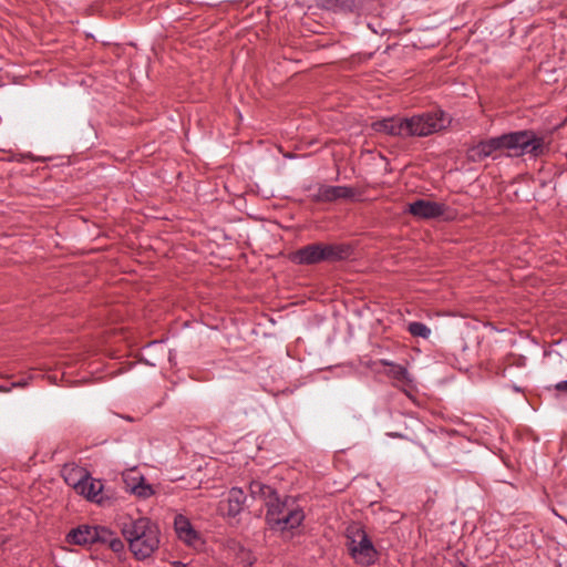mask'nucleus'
I'll list each match as a JSON object with an SVG mask.
<instances>
[{"mask_svg":"<svg viewBox=\"0 0 567 567\" xmlns=\"http://www.w3.org/2000/svg\"><path fill=\"white\" fill-rule=\"evenodd\" d=\"M353 190L347 186H323L319 189V198L323 200H334L338 198H349Z\"/></svg>","mask_w":567,"mask_h":567,"instance_id":"14","label":"nucleus"},{"mask_svg":"<svg viewBox=\"0 0 567 567\" xmlns=\"http://www.w3.org/2000/svg\"><path fill=\"white\" fill-rule=\"evenodd\" d=\"M249 493L254 499L264 501L266 506L268 505V501L277 496L275 489L259 481H252L250 483Z\"/></svg>","mask_w":567,"mask_h":567,"instance_id":"15","label":"nucleus"},{"mask_svg":"<svg viewBox=\"0 0 567 567\" xmlns=\"http://www.w3.org/2000/svg\"><path fill=\"white\" fill-rule=\"evenodd\" d=\"M266 519L272 528L287 530L300 526L305 514L291 498L281 501L277 495L268 501Z\"/></svg>","mask_w":567,"mask_h":567,"instance_id":"2","label":"nucleus"},{"mask_svg":"<svg viewBox=\"0 0 567 567\" xmlns=\"http://www.w3.org/2000/svg\"><path fill=\"white\" fill-rule=\"evenodd\" d=\"M174 566L175 567H185V565L182 561H175Z\"/></svg>","mask_w":567,"mask_h":567,"instance_id":"23","label":"nucleus"},{"mask_svg":"<svg viewBox=\"0 0 567 567\" xmlns=\"http://www.w3.org/2000/svg\"><path fill=\"white\" fill-rule=\"evenodd\" d=\"M555 389L559 392H566L567 393V380L560 381L556 383Z\"/></svg>","mask_w":567,"mask_h":567,"instance_id":"22","label":"nucleus"},{"mask_svg":"<svg viewBox=\"0 0 567 567\" xmlns=\"http://www.w3.org/2000/svg\"><path fill=\"white\" fill-rule=\"evenodd\" d=\"M78 494L100 506H109L115 498L114 492L111 488L105 487L101 480H96L90 474L84 475Z\"/></svg>","mask_w":567,"mask_h":567,"instance_id":"7","label":"nucleus"},{"mask_svg":"<svg viewBox=\"0 0 567 567\" xmlns=\"http://www.w3.org/2000/svg\"><path fill=\"white\" fill-rule=\"evenodd\" d=\"M349 247L344 245H307L291 254L290 259L297 265H313L321 261H337L348 258Z\"/></svg>","mask_w":567,"mask_h":567,"instance_id":"4","label":"nucleus"},{"mask_svg":"<svg viewBox=\"0 0 567 567\" xmlns=\"http://www.w3.org/2000/svg\"><path fill=\"white\" fill-rule=\"evenodd\" d=\"M102 538H100V542L105 543L109 545V547L116 554H122L125 550V544L124 542L114 536L112 532H110L106 528H102Z\"/></svg>","mask_w":567,"mask_h":567,"instance_id":"17","label":"nucleus"},{"mask_svg":"<svg viewBox=\"0 0 567 567\" xmlns=\"http://www.w3.org/2000/svg\"><path fill=\"white\" fill-rule=\"evenodd\" d=\"M102 537V528L81 525L76 528H73L68 534L66 539L70 544L84 546L97 543Z\"/></svg>","mask_w":567,"mask_h":567,"instance_id":"8","label":"nucleus"},{"mask_svg":"<svg viewBox=\"0 0 567 567\" xmlns=\"http://www.w3.org/2000/svg\"><path fill=\"white\" fill-rule=\"evenodd\" d=\"M246 501L244 491L239 487H233L228 492L227 508L225 514L229 517H236L241 511Z\"/></svg>","mask_w":567,"mask_h":567,"instance_id":"13","label":"nucleus"},{"mask_svg":"<svg viewBox=\"0 0 567 567\" xmlns=\"http://www.w3.org/2000/svg\"><path fill=\"white\" fill-rule=\"evenodd\" d=\"M348 548L355 563L369 566L377 559V550L368 535L359 527H350L347 532Z\"/></svg>","mask_w":567,"mask_h":567,"instance_id":"6","label":"nucleus"},{"mask_svg":"<svg viewBox=\"0 0 567 567\" xmlns=\"http://www.w3.org/2000/svg\"><path fill=\"white\" fill-rule=\"evenodd\" d=\"M87 474L89 473L81 467H74L70 470L65 468L64 480L69 486H71L76 493H79L84 480V475Z\"/></svg>","mask_w":567,"mask_h":567,"instance_id":"16","label":"nucleus"},{"mask_svg":"<svg viewBox=\"0 0 567 567\" xmlns=\"http://www.w3.org/2000/svg\"><path fill=\"white\" fill-rule=\"evenodd\" d=\"M131 489L135 495L143 498H147L154 493L152 486L150 484H146L143 477H141L140 483L133 485Z\"/></svg>","mask_w":567,"mask_h":567,"instance_id":"20","label":"nucleus"},{"mask_svg":"<svg viewBox=\"0 0 567 567\" xmlns=\"http://www.w3.org/2000/svg\"><path fill=\"white\" fill-rule=\"evenodd\" d=\"M361 2H362V0H327V6L331 9L352 11Z\"/></svg>","mask_w":567,"mask_h":567,"instance_id":"18","label":"nucleus"},{"mask_svg":"<svg viewBox=\"0 0 567 567\" xmlns=\"http://www.w3.org/2000/svg\"><path fill=\"white\" fill-rule=\"evenodd\" d=\"M408 330L412 336L423 339H427L431 334V329L426 324L417 321L410 322L408 324Z\"/></svg>","mask_w":567,"mask_h":567,"instance_id":"19","label":"nucleus"},{"mask_svg":"<svg viewBox=\"0 0 567 567\" xmlns=\"http://www.w3.org/2000/svg\"><path fill=\"white\" fill-rule=\"evenodd\" d=\"M497 150H502L499 136L480 142L478 144L472 146L467 151V157L472 162H481L491 156Z\"/></svg>","mask_w":567,"mask_h":567,"instance_id":"11","label":"nucleus"},{"mask_svg":"<svg viewBox=\"0 0 567 567\" xmlns=\"http://www.w3.org/2000/svg\"><path fill=\"white\" fill-rule=\"evenodd\" d=\"M408 210L417 218L430 219L441 216L444 213V205L427 199H417L409 204Z\"/></svg>","mask_w":567,"mask_h":567,"instance_id":"9","label":"nucleus"},{"mask_svg":"<svg viewBox=\"0 0 567 567\" xmlns=\"http://www.w3.org/2000/svg\"><path fill=\"white\" fill-rule=\"evenodd\" d=\"M375 132L384 133L391 136L406 138L405 117L392 116L372 124Z\"/></svg>","mask_w":567,"mask_h":567,"instance_id":"10","label":"nucleus"},{"mask_svg":"<svg viewBox=\"0 0 567 567\" xmlns=\"http://www.w3.org/2000/svg\"><path fill=\"white\" fill-rule=\"evenodd\" d=\"M174 528L177 537L185 544L193 546L198 540L196 530L184 515L179 514L175 516Z\"/></svg>","mask_w":567,"mask_h":567,"instance_id":"12","label":"nucleus"},{"mask_svg":"<svg viewBox=\"0 0 567 567\" xmlns=\"http://www.w3.org/2000/svg\"><path fill=\"white\" fill-rule=\"evenodd\" d=\"M449 124L450 120L443 111L425 112L405 117L406 138L432 135Z\"/></svg>","mask_w":567,"mask_h":567,"instance_id":"5","label":"nucleus"},{"mask_svg":"<svg viewBox=\"0 0 567 567\" xmlns=\"http://www.w3.org/2000/svg\"><path fill=\"white\" fill-rule=\"evenodd\" d=\"M389 365L391 367V369L389 370V374L393 379H395L398 381L408 380L409 373L404 367L398 365V364H392V363H389Z\"/></svg>","mask_w":567,"mask_h":567,"instance_id":"21","label":"nucleus"},{"mask_svg":"<svg viewBox=\"0 0 567 567\" xmlns=\"http://www.w3.org/2000/svg\"><path fill=\"white\" fill-rule=\"evenodd\" d=\"M502 150L511 152L512 156L530 155L537 157L547 150V144L543 136L536 135L532 131H519L499 136Z\"/></svg>","mask_w":567,"mask_h":567,"instance_id":"3","label":"nucleus"},{"mask_svg":"<svg viewBox=\"0 0 567 567\" xmlns=\"http://www.w3.org/2000/svg\"><path fill=\"white\" fill-rule=\"evenodd\" d=\"M128 549L137 560L150 558L159 547L161 532L156 523L147 517L131 518L121 527Z\"/></svg>","mask_w":567,"mask_h":567,"instance_id":"1","label":"nucleus"}]
</instances>
